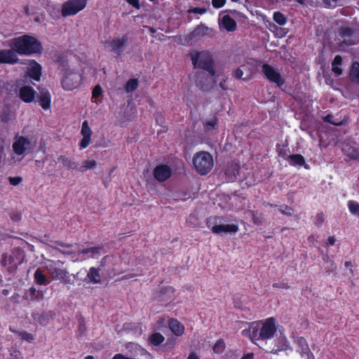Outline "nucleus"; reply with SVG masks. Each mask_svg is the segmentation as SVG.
I'll use <instances>...</instances> for the list:
<instances>
[{"instance_id":"1","label":"nucleus","mask_w":359,"mask_h":359,"mask_svg":"<svg viewBox=\"0 0 359 359\" xmlns=\"http://www.w3.org/2000/svg\"><path fill=\"white\" fill-rule=\"evenodd\" d=\"M9 46L20 55L41 54L43 49L41 41L29 34L11 39Z\"/></svg>"},{"instance_id":"2","label":"nucleus","mask_w":359,"mask_h":359,"mask_svg":"<svg viewBox=\"0 0 359 359\" xmlns=\"http://www.w3.org/2000/svg\"><path fill=\"white\" fill-rule=\"evenodd\" d=\"M276 322L273 318H269L263 322L250 323L249 330H243V335L249 334L252 341L271 339L276 332Z\"/></svg>"},{"instance_id":"3","label":"nucleus","mask_w":359,"mask_h":359,"mask_svg":"<svg viewBox=\"0 0 359 359\" xmlns=\"http://www.w3.org/2000/svg\"><path fill=\"white\" fill-rule=\"evenodd\" d=\"M35 144L29 138L22 135H15L12 144V161H21L34 148Z\"/></svg>"},{"instance_id":"4","label":"nucleus","mask_w":359,"mask_h":359,"mask_svg":"<svg viewBox=\"0 0 359 359\" xmlns=\"http://www.w3.org/2000/svg\"><path fill=\"white\" fill-rule=\"evenodd\" d=\"M190 57L194 68L203 69L208 72L210 76H215V62L210 52L196 50L190 53Z\"/></svg>"},{"instance_id":"5","label":"nucleus","mask_w":359,"mask_h":359,"mask_svg":"<svg viewBox=\"0 0 359 359\" xmlns=\"http://www.w3.org/2000/svg\"><path fill=\"white\" fill-rule=\"evenodd\" d=\"M193 164L200 175H206L213 168L214 161L212 155L208 151L197 152L193 158Z\"/></svg>"},{"instance_id":"6","label":"nucleus","mask_w":359,"mask_h":359,"mask_svg":"<svg viewBox=\"0 0 359 359\" xmlns=\"http://www.w3.org/2000/svg\"><path fill=\"white\" fill-rule=\"evenodd\" d=\"M24 252L16 248L11 252H6L2 255L1 264L9 271H13L24 262Z\"/></svg>"},{"instance_id":"7","label":"nucleus","mask_w":359,"mask_h":359,"mask_svg":"<svg viewBox=\"0 0 359 359\" xmlns=\"http://www.w3.org/2000/svg\"><path fill=\"white\" fill-rule=\"evenodd\" d=\"M339 46H351L359 43V36L355 30L349 26H341L337 29Z\"/></svg>"},{"instance_id":"8","label":"nucleus","mask_w":359,"mask_h":359,"mask_svg":"<svg viewBox=\"0 0 359 359\" xmlns=\"http://www.w3.org/2000/svg\"><path fill=\"white\" fill-rule=\"evenodd\" d=\"M86 4V0H69L62 4L61 15L63 17L74 15L83 10Z\"/></svg>"},{"instance_id":"9","label":"nucleus","mask_w":359,"mask_h":359,"mask_svg":"<svg viewBox=\"0 0 359 359\" xmlns=\"http://www.w3.org/2000/svg\"><path fill=\"white\" fill-rule=\"evenodd\" d=\"M46 270L53 280H59L65 283L70 281L69 273L60 268V262H48L46 264Z\"/></svg>"},{"instance_id":"10","label":"nucleus","mask_w":359,"mask_h":359,"mask_svg":"<svg viewBox=\"0 0 359 359\" xmlns=\"http://www.w3.org/2000/svg\"><path fill=\"white\" fill-rule=\"evenodd\" d=\"M83 77L77 72H69L67 74L61 81L63 90H75L81 83Z\"/></svg>"},{"instance_id":"11","label":"nucleus","mask_w":359,"mask_h":359,"mask_svg":"<svg viewBox=\"0 0 359 359\" xmlns=\"http://www.w3.org/2000/svg\"><path fill=\"white\" fill-rule=\"evenodd\" d=\"M262 71L266 78L272 83L276 84L278 87H281L285 80L280 74L273 67L268 64H264L262 67Z\"/></svg>"},{"instance_id":"12","label":"nucleus","mask_w":359,"mask_h":359,"mask_svg":"<svg viewBox=\"0 0 359 359\" xmlns=\"http://www.w3.org/2000/svg\"><path fill=\"white\" fill-rule=\"evenodd\" d=\"M128 41V34L123 35L121 37H116L111 41H107V47L109 51L116 53L117 56H121L123 53Z\"/></svg>"},{"instance_id":"13","label":"nucleus","mask_w":359,"mask_h":359,"mask_svg":"<svg viewBox=\"0 0 359 359\" xmlns=\"http://www.w3.org/2000/svg\"><path fill=\"white\" fill-rule=\"evenodd\" d=\"M153 175L156 180L163 182L167 180L172 175L171 168L165 164H160L155 167Z\"/></svg>"},{"instance_id":"14","label":"nucleus","mask_w":359,"mask_h":359,"mask_svg":"<svg viewBox=\"0 0 359 359\" xmlns=\"http://www.w3.org/2000/svg\"><path fill=\"white\" fill-rule=\"evenodd\" d=\"M17 54L13 48L0 50V64H17L19 61Z\"/></svg>"},{"instance_id":"15","label":"nucleus","mask_w":359,"mask_h":359,"mask_svg":"<svg viewBox=\"0 0 359 359\" xmlns=\"http://www.w3.org/2000/svg\"><path fill=\"white\" fill-rule=\"evenodd\" d=\"M81 134L83 137L80 142V149H83L90 144L93 134L92 130L89 127L88 122L87 121H84L82 123Z\"/></svg>"},{"instance_id":"16","label":"nucleus","mask_w":359,"mask_h":359,"mask_svg":"<svg viewBox=\"0 0 359 359\" xmlns=\"http://www.w3.org/2000/svg\"><path fill=\"white\" fill-rule=\"evenodd\" d=\"M351 83L359 86V62L353 61L347 72Z\"/></svg>"},{"instance_id":"17","label":"nucleus","mask_w":359,"mask_h":359,"mask_svg":"<svg viewBox=\"0 0 359 359\" xmlns=\"http://www.w3.org/2000/svg\"><path fill=\"white\" fill-rule=\"evenodd\" d=\"M295 342L299 347L298 351L302 357L305 356L307 359H313V356L310 352V349L305 339L303 337H297Z\"/></svg>"},{"instance_id":"18","label":"nucleus","mask_w":359,"mask_h":359,"mask_svg":"<svg viewBox=\"0 0 359 359\" xmlns=\"http://www.w3.org/2000/svg\"><path fill=\"white\" fill-rule=\"evenodd\" d=\"M212 233L219 234L221 233H236L238 230L236 224H219L215 225L211 229Z\"/></svg>"},{"instance_id":"19","label":"nucleus","mask_w":359,"mask_h":359,"mask_svg":"<svg viewBox=\"0 0 359 359\" xmlns=\"http://www.w3.org/2000/svg\"><path fill=\"white\" fill-rule=\"evenodd\" d=\"M35 98L43 109L50 108L51 96L48 91H39V94L35 95Z\"/></svg>"},{"instance_id":"20","label":"nucleus","mask_w":359,"mask_h":359,"mask_svg":"<svg viewBox=\"0 0 359 359\" xmlns=\"http://www.w3.org/2000/svg\"><path fill=\"white\" fill-rule=\"evenodd\" d=\"M251 74L252 73L250 69L245 65L237 68L232 72L233 77L237 79H243L244 81L249 79Z\"/></svg>"},{"instance_id":"21","label":"nucleus","mask_w":359,"mask_h":359,"mask_svg":"<svg viewBox=\"0 0 359 359\" xmlns=\"http://www.w3.org/2000/svg\"><path fill=\"white\" fill-rule=\"evenodd\" d=\"M102 248L93 247L90 248L83 249L80 253L83 255V259L86 258H97L102 253Z\"/></svg>"},{"instance_id":"22","label":"nucleus","mask_w":359,"mask_h":359,"mask_svg":"<svg viewBox=\"0 0 359 359\" xmlns=\"http://www.w3.org/2000/svg\"><path fill=\"white\" fill-rule=\"evenodd\" d=\"M208 30V27L201 25L197 26L191 32H190L187 37L189 40L198 39L206 35Z\"/></svg>"},{"instance_id":"23","label":"nucleus","mask_w":359,"mask_h":359,"mask_svg":"<svg viewBox=\"0 0 359 359\" xmlns=\"http://www.w3.org/2000/svg\"><path fill=\"white\" fill-rule=\"evenodd\" d=\"M29 77L34 81H39L41 76V66L35 62L27 71Z\"/></svg>"},{"instance_id":"24","label":"nucleus","mask_w":359,"mask_h":359,"mask_svg":"<svg viewBox=\"0 0 359 359\" xmlns=\"http://www.w3.org/2000/svg\"><path fill=\"white\" fill-rule=\"evenodd\" d=\"M222 23L223 27L228 32H234L237 28L236 22L229 15L223 16Z\"/></svg>"},{"instance_id":"25","label":"nucleus","mask_w":359,"mask_h":359,"mask_svg":"<svg viewBox=\"0 0 359 359\" xmlns=\"http://www.w3.org/2000/svg\"><path fill=\"white\" fill-rule=\"evenodd\" d=\"M288 162L290 165L295 167L304 166L305 168L308 169L309 167L305 163L304 158L300 154H293L288 157Z\"/></svg>"},{"instance_id":"26","label":"nucleus","mask_w":359,"mask_h":359,"mask_svg":"<svg viewBox=\"0 0 359 359\" xmlns=\"http://www.w3.org/2000/svg\"><path fill=\"white\" fill-rule=\"evenodd\" d=\"M59 163H62V165L69 170H79V163L72 161L69 158L65 156H60L57 158Z\"/></svg>"},{"instance_id":"27","label":"nucleus","mask_w":359,"mask_h":359,"mask_svg":"<svg viewBox=\"0 0 359 359\" xmlns=\"http://www.w3.org/2000/svg\"><path fill=\"white\" fill-rule=\"evenodd\" d=\"M169 327L176 336H180L184 333V326L177 320H170L169 322Z\"/></svg>"},{"instance_id":"28","label":"nucleus","mask_w":359,"mask_h":359,"mask_svg":"<svg viewBox=\"0 0 359 359\" xmlns=\"http://www.w3.org/2000/svg\"><path fill=\"white\" fill-rule=\"evenodd\" d=\"M342 62L343 58L340 55H336L332 62V71L337 76H340L343 73L342 69L339 67L342 64Z\"/></svg>"},{"instance_id":"29","label":"nucleus","mask_w":359,"mask_h":359,"mask_svg":"<svg viewBox=\"0 0 359 359\" xmlns=\"http://www.w3.org/2000/svg\"><path fill=\"white\" fill-rule=\"evenodd\" d=\"M342 151L350 159H359V151L354 147L348 144H344L342 147Z\"/></svg>"},{"instance_id":"30","label":"nucleus","mask_w":359,"mask_h":359,"mask_svg":"<svg viewBox=\"0 0 359 359\" xmlns=\"http://www.w3.org/2000/svg\"><path fill=\"white\" fill-rule=\"evenodd\" d=\"M89 281L93 284L100 283V276L97 269L91 267L87 274Z\"/></svg>"},{"instance_id":"31","label":"nucleus","mask_w":359,"mask_h":359,"mask_svg":"<svg viewBox=\"0 0 359 359\" xmlns=\"http://www.w3.org/2000/svg\"><path fill=\"white\" fill-rule=\"evenodd\" d=\"M97 166V162L93 159H87L83 161V164L79 165L78 171L80 172H84L88 170H91L95 168Z\"/></svg>"},{"instance_id":"32","label":"nucleus","mask_w":359,"mask_h":359,"mask_svg":"<svg viewBox=\"0 0 359 359\" xmlns=\"http://www.w3.org/2000/svg\"><path fill=\"white\" fill-rule=\"evenodd\" d=\"M34 276L35 281L39 285H48L49 283V282L48 281V280H47L46 277L45 276V275L39 269H37L35 271Z\"/></svg>"},{"instance_id":"33","label":"nucleus","mask_w":359,"mask_h":359,"mask_svg":"<svg viewBox=\"0 0 359 359\" xmlns=\"http://www.w3.org/2000/svg\"><path fill=\"white\" fill-rule=\"evenodd\" d=\"M273 20L280 26H283L287 23V18L280 11H276L273 13Z\"/></svg>"},{"instance_id":"34","label":"nucleus","mask_w":359,"mask_h":359,"mask_svg":"<svg viewBox=\"0 0 359 359\" xmlns=\"http://www.w3.org/2000/svg\"><path fill=\"white\" fill-rule=\"evenodd\" d=\"M348 208L350 212L359 218V203L354 201L348 202Z\"/></svg>"},{"instance_id":"35","label":"nucleus","mask_w":359,"mask_h":359,"mask_svg":"<svg viewBox=\"0 0 359 359\" xmlns=\"http://www.w3.org/2000/svg\"><path fill=\"white\" fill-rule=\"evenodd\" d=\"M164 341V337L158 333L156 332L151 334L149 337V341L154 346H158Z\"/></svg>"},{"instance_id":"36","label":"nucleus","mask_w":359,"mask_h":359,"mask_svg":"<svg viewBox=\"0 0 359 359\" xmlns=\"http://www.w3.org/2000/svg\"><path fill=\"white\" fill-rule=\"evenodd\" d=\"M20 98L26 102H30L35 98L34 91H19Z\"/></svg>"},{"instance_id":"37","label":"nucleus","mask_w":359,"mask_h":359,"mask_svg":"<svg viewBox=\"0 0 359 359\" xmlns=\"http://www.w3.org/2000/svg\"><path fill=\"white\" fill-rule=\"evenodd\" d=\"M323 260L326 262L325 269L327 273L330 274L336 270L337 266L332 261L329 260L328 256H325L323 257Z\"/></svg>"},{"instance_id":"38","label":"nucleus","mask_w":359,"mask_h":359,"mask_svg":"<svg viewBox=\"0 0 359 359\" xmlns=\"http://www.w3.org/2000/svg\"><path fill=\"white\" fill-rule=\"evenodd\" d=\"M217 124V119L215 117L210 118L204 123L205 130L210 131L215 128Z\"/></svg>"},{"instance_id":"39","label":"nucleus","mask_w":359,"mask_h":359,"mask_svg":"<svg viewBox=\"0 0 359 359\" xmlns=\"http://www.w3.org/2000/svg\"><path fill=\"white\" fill-rule=\"evenodd\" d=\"M137 87L138 79H130L127 81L124 90H137Z\"/></svg>"},{"instance_id":"40","label":"nucleus","mask_w":359,"mask_h":359,"mask_svg":"<svg viewBox=\"0 0 359 359\" xmlns=\"http://www.w3.org/2000/svg\"><path fill=\"white\" fill-rule=\"evenodd\" d=\"M224 342L222 339H219L215 343L213 351L216 353H220L224 351Z\"/></svg>"},{"instance_id":"41","label":"nucleus","mask_w":359,"mask_h":359,"mask_svg":"<svg viewBox=\"0 0 359 359\" xmlns=\"http://www.w3.org/2000/svg\"><path fill=\"white\" fill-rule=\"evenodd\" d=\"M323 119H324L325 121L328 122V123H331L332 125H334V126H340L342 123V121H336L334 119V117L332 115H331V114L327 115L326 116H325L323 118Z\"/></svg>"},{"instance_id":"42","label":"nucleus","mask_w":359,"mask_h":359,"mask_svg":"<svg viewBox=\"0 0 359 359\" xmlns=\"http://www.w3.org/2000/svg\"><path fill=\"white\" fill-rule=\"evenodd\" d=\"M189 13L203 15L207 12L205 8L194 7L188 11Z\"/></svg>"},{"instance_id":"43","label":"nucleus","mask_w":359,"mask_h":359,"mask_svg":"<svg viewBox=\"0 0 359 359\" xmlns=\"http://www.w3.org/2000/svg\"><path fill=\"white\" fill-rule=\"evenodd\" d=\"M19 335L22 340L27 341L28 342H31L34 339L33 335L26 332H20Z\"/></svg>"},{"instance_id":"44","label":"nucleus","mask_w":359,"mask_h":359,"mask_svg":"<svg viewBox=\"0 0 359 359\" xmlns=\"http://www.w3.org/2000/svg\"><path fill=\"white\" fill-rule=\"evenodd\" d=\"M226 0H212V5L215 8L219 9L223 7Z\"/></svg>"},{"instance_id":"45","label":"nucleus","mask_w":359,"mask_h":359,"mask_svg":"<svg viewBox=\"0 0 359 359\" xmlns=\"http://www.w3.org/2000/svg\"><path fill=\"white\" fill-rule=\"evenodd\" d=\"M238 172V170L236 169V166L235 167L233 173L231 172L229 169H227L226 170V175L228 176V180L230 181H233L236 179V174Z\"/></svg>"},{"instance_id":"46","label":"nucleus","mask_w":359,"mask_h":359,"mask_svg":"<svg viewBox=\"0 0 359 359\" xmlns=\"http://www.w3.org/2000/svg\"><path fill=\"white\" fill-rule=\"evenodd\" d=\"M279 210L280 212L283 214V215H292V213H293V210L292 208H290V207L288 206H281L280 208H279Z\"/></svg>"},{"instance_id":"47","label":"nucleus","mask_w":359,"mask_h":359,"mask_svg":"<svg viewBox=\"0 0 359 359\" xmlns=\"http://www.w3.org/2000/svg\"><path fill=\"white\" fill-rule=\"evenodd\" d=\"M8 181L11 184L17 186L22 181V178L21 177H9Z\"/></svg>"},{"instance_id":"48","label":"nucleus","mask_w":359,"mask_h":359,"mask_svg":"<svg viewBox=\"0 0 359 359\" xmlns=\"http://www.w3.org/2000/svg\"><path fill=\"white\" fill-rule=\"evenodd\" d=\"M238 354L235 351H229L227 352L223 359H238Z\"/></svg>"},{"instance_id":"49","label":"nucleus","mask_w":359,"mask_h":359,"mask_svg":"<svg viewBox=\"0 0 359 359\" xmlns=\"http://www.w3.org/2000/svg\"><path fill=\"white\" fill-rule=\"evenodd\" d=\"M21 353L17 349H12L11 350V356L13 359H18L20 358Z\"/></svg>"},{"instance_id":"50","label":"nucleus","mask_w":359,"mask_h":359,"mask_svg":"<svg viewBox=\"0 0 359 359\" xmlns=\"http://www.w3.org/2000/svg\"><path fill=\"white\" fill-rule=\"evenodd\" d=\"M127 2L131 5L132 6H133L134 8H135L136 9H140V2H139V0H126Z\"/></svg>"},{"instance_id":"51","label":"nucleus","mask_w":359,"mask_h":359,"mask_svg":"<svg viewBox=\"0 0 359 359\" xmlns=\"http://www.w3.org/2000/svg\"><path fill=\"white\" fill-rule=\"evenodd\" d=\"M102 92V91H93L92 98L94 100L95 102H97V99L101 96Z\"/></svg>"},{"instance_id":"52","label":"nucleus","mask_w":359,"mask_h":359,"mask_svg":"<svg viewBox=\"0 0 359 359\" xmlns=\"http://www.w3.org/2000/svg\"><path fill=\"white\" fill-rule=\"evenodd\" d=\"M336 242V238L334 236H330L327 239V243L330 245H334Z\"/></svg>"},{"instance_id":"53","label":"nucleus","mask_w":359,"mask_h":359,"mask_svg":"<svg viewBox=\"0 0 359 359\" xmlns=\"http://www.w3.org/2000/svg\"><path fill=\"white\" fill-rule=\"evenodd\" d=\"M174 345H175V341L173 339L172 340H168L166 344H165V346L168 348H172L174 347Z\"/></svg>"},{"instance_id":"54","label":"nucleus","mask_w":359,"mask_h":359,"mask_svg":"<svg viewBox=\"0 0 359 359\" xmlns=\"http://www.w3.org/2000/svg\"><path fill=\"white\" fill-rule=\"evenodd\" d=\"M253 353H248L243 355L242 357V359H252L253 358Z\"/></svg>"},{"instance_id":"55","label":"nucleus","mask_w":359,"mask_h":359,"mask_svg":"<svg viewBox=\"0 0 359 359\" xmlns=\"http://www.w3.org/2000/svg\"><path fill=\"white\" fill-rule=\"evenodd\" d=\"M11 219L13 221H19L20 219V215L18 213H14L12 215Z\"/></svg>"},{"instance_id":"56","label":"nucleus","mask_w":359,"mask_h":359,"mask_svg":"<svg viewBox=\"0 0 359 359\" xmlns=\"http://www.w3.org/2000/svg\"><path fill=\"white\" fill-rule=\"evenodd\" d=\"M327 5L330 6L332 4H336L337 0H323Z\"/></svg>"},{"instance_id":"57","label":"nucleus","mask_w":359,"mask_h":359,"mask_svg":"<svg viewBox=\"0 0 359 359\" xmlns=\"http://www.w3.org/2000/svg\"><path fill=\"white\" fill-rule=\"evenodd\" d=\"M187 359H199L198 356L196 353H190Z\"/></svg>"},{"instance_id":"58","label":"nucleus","mask_w":359,"mask_h":359,"mask_svg":"<svg viewBox=\"0 0 359 359\" xmlns=\"http://www.w3.org/2000/svg\"><path fill=\"white\" fill-rule=\"evenodd\" d=\"M164 290L165 292L168 293L169 294H173V292H174V290L171 287H167Z\"/></svg>"},{"instance_id":"59","label":"nucleus","mask_w":359,"mask_h":359,"mask_svg":"<svg viewBox=\"0 0 359 359\" xmlns=\"http://www.w3.org/2000/svg\"><path fill=\"white\" fill-rule=\"evenodd\" d=\"M19 90H34V89L32 86H25L21 87Z\"/></svg>"},{"instance_id":"60","label":"nucleus","mask_w":359,"mask_h":359,"mask_svg":"<svg viewBox=\"0 0 359 359\" xmlns=\"http://www.w3.org/2000/svg\"><path fill=\"white\" fill-rule=\"evenodd\" d=\"M251 214L252 215V219H253L254 223L256 224H259L260 223V222L258 220V219H257L255 217V216L252 213H251Z\"/></svg>"},{"instance_id":"61","label":"nucleus","mask_w":359,"mask_h":359,"mask_svg":"<svg viewBox=\"0 0 359 359\" xmlns=\"http://www.w3.org/2000/svg\"><path fill=\"white\" fill-rule=\"evenodd\" d=\"M351 91L346 90V91H342V94L344 97H348V95L349 94Z\"/></svg>"},{"instance_id":"62","label":"nucleus","mask_w":359,"mask_h":359,"mask_svg":"<svg viewBox=\"0 0 359 359\" xmlns=\"http://www.w3.org/2000/svg\"><path fill=\"white\" fill-rule=\"evenodd\" d=\"M345 266H346V267H351L352 266L351 262H345Z\"/></svg>"},{"instance_id":"63","label":"nucleus","mask_w":359,"mask_h":359,"mask_svg":"<svg viewBox=\"0 0 359 359\" xmlns=\"http://www.w3.org/2000/svg\"><path fill=\"white\" fill-rule=\"evenodd\" d=\"M93 90H102V88L100 85H96Z\"/></svg>"},{"instance_id":"64","label":"nucleus","mask_w":359,"mask_h":359,"mask_svg":"<svg viewBox=\"0 0 359 359\" xmlns=\"http://www.w3.org/2000/svg\"><path fill=\"white\" fill-rule=\"evenodd\" d=\"M85 359H95V358L91 355H88L85 358Z\"/></svg>"}]
</instances>
